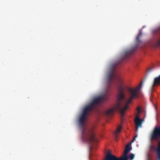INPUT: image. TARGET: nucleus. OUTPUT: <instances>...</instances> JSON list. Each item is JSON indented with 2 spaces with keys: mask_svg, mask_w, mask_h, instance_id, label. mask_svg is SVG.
<instances>
[{
  "mask_svg": "<svg viewBox=\"0 0 160 160\" xmlns=\"http://www.w3.org/2000/svg\"><path fill=\"white\" fill-rule=\"evenodd\" d=\"M108 93L106 92L100 96L94 98L90 103L84 108L82 113L79 116L78 122L79 125L82 129V137L83 139L88 143H90L92 142H95L96 140L92 129H86L85 128L84 123L87 116L89 112L95 108L96 105L101 102L107 100L108 98Z\"/></svg>",
  "mask_w": 160,
  "mask_h": 160,
  "instance_id": "nucleus-2",
  "label": "nucleus"
},
{
  "mask_svg": "<svg viewBox=\"0 0 160 160\" xmlns=\"http://www.w3.org/2000/svg\"><path fill=\"white\" fill-rule=\"evenodd\" d=\"M137 110L138 113L140 112V107H138L137 108Z\"/></svg>",
  "mask_w": 160,
  "mask_h": 160,
  "instance_id": "nucleus-14",
  "label": "nucleus"
},
{
  "mask_svg": "<svg viewBox=\"0 0 160 160\" xmlns=\"http://www.w3.org/2000/svg\"><path fill=\"white\" fill-rule=\"evenodd\" d=\"M160 84V75L157 77L155 78L153 81V86H156Z\"/></svg>",
  "mask_w": 160,
  "mask_h": 160,
  "instance_id": "nucleus-8",
  "label": "nucleus"
},
{
  "mask_svg": "<svg viewBox=\"0 0 160 160\" xmlns=\"http://www.w3.org/2000/svg\"><path fill=\"white\" fill-rule=\"evenodd\" d=\"M130 145V144H128L125 147L123 154L122 157L124 160H128V154L131 150V149L129 147Z\"/></svg>",
  "mask_w": 160,
  "mask_h": 160,
  "instance_id": "nucleus-5",
  "label": "nucleus"
},
{
  "mask_svg": "<svg viewBox=\"0 0 160 160\" xmlns=\"http://www.w3.org/2000/svg\"><path fill=\"white\" fill-rule=\"evenodd\" d=\"M105 160H124V159L122 157L118 158L115 156L112 155L110 152H109L106 155Z\"/></svg>",
  "mask_w": 160,
  "mask_h": 160,
  "instance_id": "nucleus-4",
  "label": "nucleus"
},
{
  "mask_svg": "<svg viewBox=\"0 0 160 160\" xmlns=\"http://www.w3.org/2000/svg\"><path fill=\"white\" fill-rule=\"evenodd\" d=\"M115 80V83L118 82L120 85L118 88V94L117 97V103L114 107L106 111V114L108 115L112 114L115 111L119 112L122 117L124 115L125 111L128 109L129 105L132 102V100L138 96V92L142 88V82H141L138 87L135 88H130L128 89V91L130 95L128 99L126 101L125 103L122 102V101L125 99L124 93L125 89L122 86V79L118 76L115 72V67L110 70L108 73L107 81L108 86Z\"/></svg>",
  "mask_w": 160,
  "mask_h": 160,
  "instance_id": "nucleus-1",
  "label": "nucleus"
},
{
  "mask_svg": "<svg viewBox=\"0 0 160 160\" xmlns=\"http://www.w3.org/2000/svg\"><path fill=\"white\" fill-rule=\"evenodd\" d=\"M137 48V46H135L131 49H128L125 51L124 53V55L125 57L124 58H125L126 57L132 54Z\"/></svg>",
  "mask_w": 160,
  "mask_h": 160,
  "instance_id": "nucleus-6",
  "label": "nucleus"
},
{
  "mask_svg": "<svg viewBox=\"0 0 160 160\" xmlns=\"http://www.w3.org/2000/svg\"><path fill=\"white\" fill-rule=\"evenodd\" d=\"M142 29L140 30L138 34L136 37V40L138 43H139L141 42V41L139 39V38L142 34Z\"/></svg>",
  "mask_w": 160,
  "mask_h": 160,
  "instance_id": "nucleus-10",
  "label": "nucleus"
},
{
  "mask_svg": "<svg viewBox=\"0 0 160 160\" xmlns=\"http://www.w3.org/2000/svg\"><path fill=\"white\" fill-rule=\"evenodd\" d=\"M137 137V135H136L135 136H134V137H133V138L132 140V141H131V142H134V141L135 140V138H136Z\"/></svg>",
  "mask_w": 160,
  "mask_h": 160,
  "instance_id": "nucleus-13",
  "label": "nucleus"
},
{
  "mask_svg": "<svg viewBox=\"0 0 160 160\" xmlns=\"http://www.w3.org/2000/svg\"><path fill=\"white\" fill-rule=\"evenodd\" d=\"M152 140H158L160 139V126L155 127L150 136Z\"/></svg>",
  "mask_w": 160,
  "mask_h": 160,
  "instance_id": "nucleus-3",
  "label": "nucleus"
},
{
  "mask_svg": "<svg viewBox=\"0 0 160 160\" xmlns=\"http://www.w3.org/2000/svg\"><path fill=\"white\" fill-rule=\"evenodd\" d=\"M154 150L157 154H160V142H159L157 147L155 148Z\"/></svg>",
  "mask_w": 160,
  "mask_h": 160,
  "instance_id": "nucleus-11",
  "label": "nucleus"
},
{
  "mask_svg": "<svg viewBox=\"0 0 160 160\" xmlns=\"http://www.w3.org/2000/svg\"><path fill=\"white\" fill-rule=\"evenodd\" d=\"M122 128L121 126L118 127L117 130L114 132V134L116 139H117V138L118 137V133L120 132Z\"/></svg>",
  "mask_w": 160,
  "mask_h": 160,
  "instance_id": "nucleus-9",
  "label": "nucleus"
},
{
  "mask_svg": "<svg viewBox=\"0 0 160 160\" xmlns=\"http://www.w3.org/2000/svg\"><path fill=\"white\" fill-rule=\"evenodd\" d=\"M158 158L159 160H160V154H158Z\"/></svg>",
  "mask_w": 160,
  "mask_h": 160,
  "instance_id": "nucleus-15",
  "label": "nucleus"
},
{
  "mask_svg": "<svg viewBox=\"0 0 160 160\" xmlns=\"http://www.w3.org/2000/svg\"><path fill=\"white\" fill-rule=\"evenodd\" d=\"M134 154L133 153H131L129 154L128 156V158H129L130 160H132L134 158Z\"/></svg>",
  "mask_w": 160,
  "mask_h": 160,
  "instance_id": "nucleus-12",
  "label": "nucleus"
},
{
  "mask_svg": "<svg viewBox=\"0 0 160 160\" xmlns=\"http://www.w3.org/2000/svg\"><path fill=\"white\" fill-rule=\"evenodd\" d=\"M134 122L136 125V130L137 131L138 130V128L142 126V120L138 116H136Z\"/></svg>",
  "mask_w": 160,
  "mask_h": 160,
  "instance_id": "nucleus-7",
  "label": "nucleus"
}]
</instances>
